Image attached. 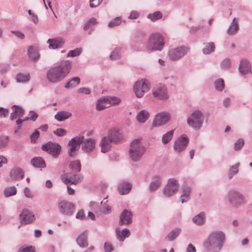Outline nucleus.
I'll return each instance as SVG.
<instances>
[{
	"instance_id": "nucleus-1",
	"label": "nucleus",
	"mask_w": 252,
	"mask_h": 252,
	"mask_svg": "<svg viewBox=\"0 0 252 252\" xmlns=\"http://www.w3.org/2000/svg\"><path fill=\"white\" fill-rule=\"evenodd\" d=\"M71 67V62L68 60L63 61L60 64L51 67L47 72L46 78L52 83L59 82L68 74Z\"/></svg>"
},
{
	"instance_id": "nucleus-2",
	"label": "nucleus",
	"mask_w": 252,
	"mask_h": 252,
	"mask_svg": "<svg viewBox=\"0 0 252 252\" xmlns=\"http://www.w3.org/2000/svg\"><path fill=\"white\" fill-rule=\"evenodd\" d=\"M224 240L225 235L221 231H213L204 242L203 245L209 252H220Z\"/></svg>"
},
{
	"instance_id": "nucleus-3",
	"label": "nucleus",
	"mask_w": 252,
	"mask_h": 252,
	"mask_svg": "<svg viewBox=\"0 0 252 252\" xmlns=\"http://www.w3.org/2000/svg\"><path fill=\"white\" fill-rule=\"evenodd\" d=\"M106 198L100 202V204L91 201L89 203L91 211L88 213V219L94 220L100 216L108 215L111 213V207L106 204L107 200L104 201Z\"/></svg>"
},
{
	"instance_id": "nucleus-4",
	"label": "nucleus",
	"mask_w": 252,
	"mask_h": 252,
	"mask_svg": "<svg viewBox=\"0 0 252 252\" xmlns=\"http://www.w3.org/2000/svg\"><path fill=\"white\" fill-rule=\"evenodd\" d=\"M165 45L164 36L159 33L151 34L145 45V50L148 53L154 51H161Z\"/></svg>"
},
{
	"instance_id": "nucleus-5",
	"label": "nucleus",
	"mask_w": 252,
	"mask_h": 252,
	"mask_svg": "<svg viewBox=\"0 0 252 252\" xmlns=\"http://www.w3.org/2000/svg\"><path fill=\"white\" fill-rule=\"evenodd\" d=\"M146 148L142 143L141 138L135 139L131 143L128 153L131 160L133 162L140 160L145 153Z\"/></svg>"
},
{
	"instance_id": "nucleus-6",
	"label": "nucleus",
	"mask_w": 252,
	"mask_h": 252,
	"mask_svg": "<svg viewBox=\"0 0 252 252\" xmlns=\"http://www.w3.org/2000/svg\"><path fill=\"white\" fill-rule=\"evenodd\" d=\"M226 198L230 205L234 208H239L247 202L245 197L241 192L234 189L228 191Z\"/></svg>"
},
{
	"instance_id": "nucleus-7",
	"label": "nucleus",
	"mask_w": 252,
	"mask_h": 252,
	"mask_svg": "<svg viewBox=\"0 0 252 252\" xmlns=\"http://www.w3.org/2000/svg\"><path fill=\"white\" fill-rule=\"evenodd\" d=\"M204 116L203 113L199 110L193 112L187 119V124L195 130L200 129L203 124Z\"/></svg>"
},
{
	"instance_id": "nucleus-8",
	"label": "nucleus",
	"mask_w": 252,
	"mask_h": 252,
	"mask_svg": "<svg viewBox=\"0 0 252 252\" xmlns=\"http://www.w3.org/2000/svg\"><path fill=\"white\" fill-rule=\"evenodd\" d=\"M150 88L148 81L145 79H141L134 83L133 91L136 97L142 98L149 91Z\"/></svg>"
},
{
	"instance_id": "nucleus-9",
	"label": "nucleus",
	"mask_w": 252,
	"mask_h": 252,
	"mask_svg": "<svg viewBox=\"0 0 252 252\" xmlns=\"http://www.w3.org/2000/svg\"><path fill=\"white\" fill-rule=\"evenodd\" d=\"M189 50V47L184 46L172 48L169 50L168 56L171 61H178L186 55Z\"/></svg>"
},
{
	"instance_id": "nucleus-10",
	"label": "nucleus",
	"mask_w": 252,
	"mask_h": 252,
	"mask_svg": "<svg viewBox=\"0 0 252 252\" xmlns=\"http://www.w3.org/2000/svg\"><path fill=\"white\" fill-rule=\"evenodd\" d=\"M41 149L51 155L53 158H57L61 151V146L58 143L48 142L41 146Z\"/></svg>"
},
{
	"instance_id": "nucleus-11",
	"label": "nucleus",
	"mask_w": 252,
	"mask_h": 252,
	"mask_svg": "<svg viewBox=\"0 0 252 252\" xmlns=\"http://www.w3.org/2000/svg\"><path fill=\"white\" fill-rule=\"evenodd\" d=\"M84 140L83 136L75 137L71 139L68 144L69 147L68 154L69 157H75L77 154V151L80 148V144Z\"/></svg>"
},
{
	"instance_id": "nucleus-12",
	"label": "nucleus",
	"mask_w": 252,
	"mask_h": 252,
	"mask_svg": "<svg viewBox=\"0 0 252 252\" xmlns=\"http://www.w3.org/2000/svg\"><path fill=\"white\" fill-rule=\"evenodd\" d=\"M152 94L155 98L162 101L166 100L169 98L167 89L162 84L155 86L152 90Z\"/></svg>"
},
{
	"instance_id": "nucleus-13",
	"label": "nucleus",
	"mask_w": 252,
	"mask_h": 252,
	"mask_svg": "<svg viewBox=\"0 0 252 252\" xmlns=\"http://www.w3.org/2000/svg\"><path fill=\"white\" fill-rule=\"evenodd\" d=\"M179 184L174 178L168 180L163 190V193L166 197H170L176 193L179 190Z\"/></svg>"
},
{
	"instance_id": "nucleus-14",
	"label": "nucleus",
	"mask_w": 252,
	"mask_h": 252,
	"mask_svg": "<svg viewBox=\"0 0 252 252\" xmlns=\"http://www.w3.org/2000/svg\"><path fill=\"white\" fill-rule=\"evenodd\" d=\"M170 114L167 112H161L158 113L155 117L152 126L155 127L163 126L170 121Z\"/></svg>"
},
{
	"instance_id": "nucleus-15",
	"label": "nucleus",
	"mask_w": 252,
	"mask_h": 252,
	"mask_svg": "<svg viewBox=\"0 0 252 252\" xmlns=\"http://www.w3.org/2000/svg\"><path fill=\"white\" fill-rule=\"evenodd\" d=\"M58 206L60 211L66 215L71 216L75 210V205L71 202L66 200H62L59 204Z\"/></svg>"
},
{
	"instance_id": "nucleus-16",
	"label": "nucleus",
	"mask_w": 252,
	"mask_h": 252,
	"mask_svg": "<svg viewBox=\"0 0 252 252\" xmlns=\"http://www.w3.org/2000/svg\"><path fill=\"white\" fill-rule=\"evenodd\" d=\"M188 143L189 139L185 135H183L175 141L173 145L174 150L177 153H180L186 149Z\"/></svg>"
},
{
	"instance_id": "nucleus-17",
	"label": "nucleus",
	"mask_w": 252,
	"mask_h": 252,
	"mask_svg": "<svg viewBox=\"0 0 252 252\" xmlns=\"http://www.w3.org/2000/svg\"><path fill=\"white\" fill-rule=\"evenodd\" d=\"M63 181L66 184H71L76 185L81 182L83 177L79 174H74L73 175H66L62 178Z\"/></svg>"
},
{
	"instance_id": "nucleus-18",
	"label": "nucleus",
	"mask_w": 252,
	"mask_h": 252,
	"mask_svg": "<svg viewBox=\"0 0 252 252\" xmlns=\"http://www.w3.org/2000/svg\"><path fill=\"white\" fill-rule=\"evenodd\" d=\"M107 136L113 144H117L122 139L121 133L117 129L110 130Z\"/></svg>"
},
{
	"instance_id": "nucleus-19",
	"label": "nucleus",
	"mask_w": 252,
	"mask_h": 252,
	"mask_svg": "<svg viewBox=\"0 0 252 252\" xmlns=\"http://www.w3.org/2000/svg\"><path fill=\"white\" fill-rule=\"evenodd\" d=\"M238 68L242 74H247L249 72L252 73V71L251 70V64L247 59H243L241 60Z\"/></svg>"
},
{
	"instance_id": "nucleus-20",
	"label": "nucleus",
	"mask_w": 252,
	"mask_h": 252,
	"mask_svg": "<svg viewBox=\"0 0 252 252\" xmlns=\"http://www.w3.org/2000/svg\"><path fill=\"white\" fill-rule=\"evenodd\" d=\"M28 55L30 60L37 61L40 57L38 48L34 46H30L28 48Z\"/></svg>"
},
{
	"instance_id": "nucleus-21",
	"label": "nucleus",
	"mask_w": 252,
	"mask_h": 252,
	"mask_svg": "<svg viewBox=\"0 0 252 252\" xmlns=\"http://www.w3.org/2000/svg\"><path fill=\"white\" fill-rule=\"evenodd\" d=\"M113 143L109 139L107 136L103 137L100 142V146L101 147V152L105 153L109 151L112 147Z\"/></svg>"
},
{
	"instance_id": "nucleus-22",
	"label": "nucleus",
	"mask_w": 252,
	"mask_h": 252,
	"mask_svg": "<svg viewBox=\"0 0 252 252\" xmlns=\"http://www.w3.org/2000/svg\"><path fill=\"white\" fill-rule=\"evenodd\" d=\"M95 146V141L93 138H88L84 141L82 149L86 153L92 152Z\"/></svg>"
},
{
	"instance_id": "nucleus-23",
	"label": "nucleus",
	"mask_w": 252,
	"mask_h": 252,
	"mask_svg": "<svg viewBox=\"0 0 252 252\" xmlns=\"http://www.w3.org/2000/svg\"><path fill=\"white\" fill-rule=\"evenodd\" d=\"M19 217L21 220H33L35 219L33 213L27 208L23 209Z\"/></svg>"
},
{
	"instance_id": "nucleus-24",
	"label": "nucleus",
	"mask_w": 252,
	"mask_h": 252,
	"mask_svg": "<svg viewBox=\"0 0 252 252\" xmlns=\"http://www.w3.org/2000/svg\"><path fill=\"white\" fill-rule=\"evenodd\" d=\"M47 43L49 44V48L52 49L62 47L64 43V40L61 38L49 39Z\"/></svg>"
},
{
	"instance_id": "nucleus-25",
	"label": "nucleus",
	"mask_w": 252,
	"mask_h": 252,
	"mask_svg": "<svg viewBox=\"0 0 252 252\" xmlns=\"http://www.w3.org/2000/svg\"><path fill=\"white\" fill-rule=\"evenodd\" d=\"M12 113L10 115V119L11 121L14 119L22 117L24 114V110L19 106L14 105L12 106Z\"/></svg>"
},
{
	"instance_id": "nucleus-26",
	"label": "nucleus",
	"mask_w": 252,
	"mask_h": 252,
	"mask_svg": "<svg viewBox=\"0 0 252 252\" xmlns=\"http://www.w3.org/2000/svg\"><path fill=\"white\" fill-rule=\"evenodd\" d=\"M161 184V178L158 175H154L152 177L151 181L149 185V189L151 191H154L159 188Z\"/></svg>"
},
{
	"instance_id": "nucleus-27",
	"label": "nucleus",
	"mask_w": 252,
	"mask_h": 252,
	"mask_svg": "<svg viewBox=\"0 0 252 252\" xmlns=\"http://www.w3.org/2000/svg\"><path fill=\"white\" fill-rule=\"evenodd\" d=\"M182 193L180 195V199L182 203L187 202L190 199L191 188L188 186H184L181 190Z\"/></svg>"
},
{
	"instance_id": "nucleus-28",
	"label": "nucleus",
	"mask_w": 252,
	"mask_h": 252,
	"mask_svg": "<svg viewBox=\"0 0 252 252\" xmlns=\"http://www.w3.org/2000/svg\"><path fill=\"white\" fill-rule=\"evenodd\" d=\"M87 236L88 231L86 230L80 234L77 238V243L80 247L84 248L88 246Z\"/></svg>"
},
{
	"instance_id": "nucleus-29",
	"label": "nucleus",
	"mask_w": 252,
	"mask_h": 252,
	"mask_svg": "<svg viewBox=\"0 0 252 252\" xmlns=\"http://www.w3.org/2000/svg\"><path fill=\"white\" fill-rule=\"evenodd\" d=\"M239 29L238 19L234 18L227 30V33L229 35H234L237 32Z\"/></svg>"
},
{
	"instance_id": "nucleus-30",
	"label": "nucleus",
	"mask_w": 252,
	"mask_h": 252,
	"mask_svg": "<svg viewBox=\"0 0 252 252\" xmlns=\"http://www.w3.org/2000/svg\"><path fill=\"white\" fill-rule=\"evenodd\" d=\"M132 185L128 182H123L119 184L118 189L120 194L124 195L128 193L131 189Z\"/></svg>"
},
{
	"instance_id": "nucleus-31",
	"label": "nucleus",
	"mask_w": 252,
	"mask_h": 252,
	"mask_svg": "<svg viewBox=\"0 0 252 252\" xmlns=\"http://www.w3.org/2000/svg\"><path fill=\"white\" fill-rule=\"evenodd\" d=\"M116 234L117 239L121 242L123 241L126 238H127L130 235V231L128 229L125 228L122 230L119 228H116Z\"/></svg>"
},
{
	"instance_id": "nucleus-32",
	"label": "nucleus",
	"mask_w": 252,
	"mask_h": 252,
	"mask_svg": "<svg viewBox=\"0 0 252 252\" xmlns=\"http://www.w3.org/2000/svg\"><path fill=\"white\" fill-rule=\"evenodd\" d=\"M24 172L20 168H14L12 169L10 173V177L14 180L22 179L24 178Z\"/></svg>"
},
{
	"instance_id": "nucleus-33",
	"label": "nucleus",
	"mask_w": 252,
	"mask_h": 252,
	"mask_svg": "<svg viewBox=\"0 0 252 252\" xmlns=\"http://www.w3.org/2000/svg\"><path fill=\"white\" fill-rule=\"evenodd\" d=\"M72 115V114L66 111H59L55 116V119L59 122L63 121L69 118Z\"/></svg>"
},
{
	"instance_id": "nucleus-34",
	"label": "nucleus",
	"mask_w": 252,
	"mask_h": 252,
	"mask_svg": "<svg viewBox=\"0 0 252 252\" xmlns=\"http://www.w3.org/2000/svg\"><path fill=\"white\" fill-rule=\"evenodd\" d=\"M15 78L18 83H26L30 80V75L29 73H19L16 75Z\"/></svg>"
},
{
	"instance_id": "nucleus-35",
	"label": "nucleus",
	"mask_w": 252,
	"mask_h": 252,
	"mask_svg": "<svg viewBox=\"0 0 252 252\" xmlns=\"http://www.w3.org/2000/svg\"><path fill=\"white\" fill-rule=\"evenodd\" d=\"M31 163L32 165L37 168H44L46 166L44 160L40 157H36L32 158Z\"/></svg>"
},
{
	"instance_id": "nucleus-36",
	"label": "nucleus",
	"mask_w": 252,
	"mask_h": 252,
	"mask_svg": "<svg viewBox=\"0 0 252 252\" xmlns=\"http://www.w3.org/2000/svg\"><path fill=\"white\" fill-rule=\"evenodd\" d=\"M149 117V113L146 110H141L136 116L137 121L141 123H145Z\"/></svg>"
},
{
	"instance_id": "nucleus-37",
	"label": "nucleus",
	"mask_w": 252,
	"mask_h": 252,
	"mask_svg": "<svg viewBox=\"0 0 252 252\" xmlns=\"http://www.w3.org/2000/svg\"><path fill=\"white\" fill-rule=\"evenodd\" d=\"M239 166L240 164L236 163L230 166L228 171V177L229 179H231L234 175L237 174L239 171Z\"/></svg>"
},
{
	"instance_id": "nucleus-38",
	"label": "nucleus",
	"mask_w": 252,
	"mask_h": 252,
	"mask_svg": "<svg viewBox=\"0 0 252 252\" xmlns=\"http://www.w3.org/2000/svg\"><path fill=\"white\" fill-rule=\"evenodd\" d=\"M71 170L75 173L79 172L81 170V165L79 160L71 161L69 165Z\"/></svg>"
},
{
	"instance_id": "nucleus-39",
	"label": "nucleus",
	"mask_w": 252,
	"mask_h": 252,
	"mask_svg": "<svg viewBox=\"0 0 252 252\" xmlns=\"http://www.w3.org/2000/svg\"><path fill=\"white\" fill-rule=\"evenodd\" d=\"M16 193L17 189L14 186L7 187L3 190V194L5 197L15 195Z\"/></svg>"
},
{
	"instance_id": "nucleus-40",
	"label": "nucleus",
	"mask_w": 252,
	"mask_h": 252,
	"mask_svg": "<svg viewBox=\"0 0 252 252\" xmlns=\"http://www.w3.org/2000/svg\"><path fill=\"white\" fill-rule=\"evenodd\" d=\"M107 103L105 97L100 98L97 101L96 108L98 110H103L108 107V106L107 105Z\"/></svg>"
},
{
	"instance_id": "nucleus-41",
	"label": "nucleus",
	"mask_w": 252,
	"mask_h": 252,
	"mask_svg": "<svg viewBox=\"0 0 252 252\" xmlns=\"http://www.w3.org/2000/svg\"><path fill=\"white\" fill-rule=\"evenodd\" d=\"M147 17L152 21L155 22L158 20L161 19L162 17V14L160 11H156L153 13L148 14Z\"/></svg>"
},
{
	"instance_id": "nucleus-42",
	"label": "nucleus",
	"mask_w": 252,
	"mask_h": 252,
	"mask_svg": "<svg viewBox=\"0 0 252 252\" xmlns=\"http://www.w3.org/2000/svg\"><path fill=\"white\" fill-rule=\"evenodd\" d=\"M80 83V78L78 77H74L71 78L69 82H68L65 87L66 88H73L76 87Z\"/></svg>"
},
{
	"instance_id": "nucleus-43",
	"label": "nucleus",
	"mask_w": 252,
	"mask_h": 252,
	"mask_svg": "<svg viewBox=\"0 0 252 252\" xmlns=\"http://www.w3.org/2000/svg\"><path fill=\"white\" fill-rule=\"evenodd\" d=\"M132 219V213L126 210H124L122 213L120 220H131Z\"/></svg>"
},
{
	"instance_id": "nucleus-44",
	"label": "nucleus",
	"mask_w": 252,
	"mask_h": 252,
	"mask_svg": "<svg viewBox=\"0 0 252 252\" xmlns=\"http://www.w3.org/2000/svg\"><path fill=\"white\" fill-rule=\"evenodd\" d=\"M215 45L213 42L207 43L203 49V52L204 54H209L215 50Z\"/></svg>"
},
{
	"instance_id": "nucleus-45",
	"label": "nucleus",
	"mask_w": 252,
	"mask_h": 252,
	"mask_svg": "<svg viewBox=\"0 0 252 252\" xmlns=\"http://www.w3.org/2000/svg\"><path fill=\"white\" fill-rule=\"evenodd\" d=\"M214 85L215 89L217 91L221 92L224 89V83L222 79L219 78L217 79L214 82Z\"/></svg>"
},
{
	"instance_id": "nucleus-46",
	"label": "nucleus",
	"mask_w": 252,
	"mask_h": 252,
	"mask_svg": "<svg viewBox=\"0 0 252 252\" xmlns=\"http://www.w3.org/2000/svg\"><path fill=\"white\" fill-rule=\"evenodd\" d=\"M173 133L174 130H171L164 134L162 137V142L164 144L168 143L172 139Z\"/></svg>"
},
{
	"instance_id": "nucleus-47",
	"label": "nucleus",
	"mask_w": 252,
	"mask_h": 252,
	"mask_svg": "<svg viewBox=\"0 0 252 252\" xmlns=\"http://www.w3.org/2000/svg\"><path fill=\"white\" fill-rule=\"evenodd\" d=\"M105 99L108 103L112 105H118L121 102V99L116 96L106 97Z\"/></svg>"
},
{
	"instance_id": "nucleus-48",
	"label": "nucleus",
	"mask_w": 252,
	"mask_h": 252,
	"mask_svg": "<svg viewBox=\"0 0 252 252\" xmlns=\"http://www.w3.org/2000/svg\"><path fill=\"white\" fill-rule=\"evenodd\" d=\"M180 229L175 228L172 230L167 235V238L169 241H173L180 234Z\"/></svg>"
},
{
	"instance_id": "nucleus-49",
	"label": "nucleus",
	"mask_w": 252,
	"mask_h": 252,
	"mask_svg": "<svg viewBox=\"0 0 252 252\" xmlns=\"http://www.w3.org/2000/svg\"><path fill=\"white\" fill-rule=\"evenodd\" d=\"M82 49L80 48H76L73 50L70 51L67 54V58H73L77 57L81 53Z\"/></svg>"
},
{
	"instance_id": "nucleus-50",
	"label": "nucleus",
	"mask_w": 252,
	"mask_h": 252,
	"mask_svg": "<svg viewBox=\"0 0 252 252\" xmlns=\"http://www.w3.org/2000/svg\"><path fill=\"white\" fill-rule=\"evenodd\" d=\"M97 22L95 18H91L90 19H89L87 22L85 23L84 26V30L85 31H87L89 28L92 27L93 26L97 24Z\"/></svg>"
},
{
	"instance_id": "nucleus-51",
	"label": "nucleus",
	"mask_w": 252,
	"mask_h": 252,
	"mask_svg": "<svg viewBox=\"0 0 252 252\" xmlns=\"http://www.w3.org/2000/svg\"><path fill=\"white\" fill-rule=\"evenodd\" d=\"M207 219L208 218L206 213L204 212H200L194 216L192 220H204Z\"/></svg>"
},
{
	"instance_id": "nucleus-52",
	"label": "nucleus",
	"mask_w": 252,
	"mask_h": 252,
	"mask_svg": "<svg viewBox=\"0 0 252 252\" xmlns=\"http://www.w3.org/2000/svg\"><path fill=\"white\" fill-rule=\"evenodd\" d=\"M122 22V20L120 17H117L115 18L114 19H113L112 21H110L109 23L108 26L112 28L115 26H117Z\"/></svg>"
},
{
	"instance_id": "nucleus-53",
	"label": "nucleus",
	"mask_w": 252,
	"mask_h": 252,
	"mask_svg": "<svg viewBox=\"0 0 252 252\" xmlns=\"http://www.w3.org/2000/svg\"><path fill=\"white\" fill-rule=\"evenodd\" d=\"M119 51L120 49L118 48L115 49L110 55V59L112 60L119 59L120 57Z\"/></svg>"
},
{
	"instance_id": "nucleus-54",
	"label": "nucleus",
	"mask_w": 252,
	"mask_h": 252,
	"mask_svg": "<svg viewBox=\"0 0 252 252\" xmlns=\"http://www.w3.org/2000/svg\"><path fill=\"white\" fill-rule=\"evenodd\" d=\"M231 62L230 60L228 59H224L220 64V66L222 68L224 69H228L230 67Z\"/></svg>"
},
{
	"instance_id": "nucleus-55",
	"label": "nucleus",
	"mask_w": 252,
	"mask_h": 252,
	"mask_svg": "<svg viewBox=\"0 0 252 252\" xmlns=\"http://www.w3.org/2000/svg\"><path fill=\"white\" fill-rule=\"evenodd\" d=\"M244 144V140L243 139H238L234 143V149L239 150L241 149Z\"/></svg>"
},
{
	"instance_id": "nucleus-56",
	"label": "nucleus",
	"mask_w": 252,
	"mask_h": 252,
	"mask_svg": "<svg viewBox=\"0 0 252 252\" xmlns=\"http://www.w3.org/2000/svg\"><path fill=\"white\" fill-rule=\"evenodd\" d=\"M103 0H90V6L91 8H95L99 6Z\"/></svg>"
},
{
	"instance_id": "nucleus-57",
	"label": "nucleus",
	"mask_w": 252,
	"mask_h": 252,
	"mask_svg": "<svg viewBox=\"0 0 252 252\" xmlns=\"http://www.w3.org/2000/svg\"><path fill=\"white\" fill-rule=\"evenodd\" d=\"M66 130L63 128H58L54 131V133L58 136H63L66 134Z\"/></svg>"
},
{
	"instance_id": "nucleus-58",
	"label": "nucleus",
	"mask_w": 252,
	"mask_h": 252,
	"mask_svg": "<svg viewBox=\"0 0 252 252\" xmlns=\"http://www.w3.org/2000/svg\"><path fill=\"white\" fill-rule=\"evenodd\" d=\"M39 136V132L38 130H35L31 136V140L32 143H35Z\"/></svg>"
},
{
	"instance_id": "nucleus-59",
	"label": "nucleus",
	"mask_w": 252,
	"mask_h": 252,
	"mask_svg": "<svg viewBox=\"0 0 252 252\" xmlns=\"http://www.w3.org/2000/svg\"><path fill=\"white\" fill-rule=\"evenodd\" d=\"M8 140L7 137L0 138V148L5 147L7 145Z\"/></svg>"
},
{
	"instance_id": "nucleus-60",
	"label": "nucleus",
	"mask_w": 252,
	"mask_h": 252,
	"mask_svg": "<svg viewBox=\"0 0 252 252\" xmlns=\"http://www.w3.org/2000/svg\"><path fill=\"white\" fill-rule=\"evenodd\" d=\"M76 218L79 220H84L86 219L84 211L83 209L80 210L76 215Z\"/></svg>"
},
{
	"instance_id": "nucleus-61",
	"label": "nucleus",
	"mask_w": 252,
	"mask_h": 252,
	"mask_svg": "<svg viewBox=\"0 0 252 252\" xmlns=\"http://www.w3.org/2000/svg\"><path fill=\"white\" fill-rule=\"evenodd\" d=\"M104 249L105 252H112L113 251V248L112 244L108 242L104 243Z\"/></svg>"
},
{
	"instance_id": "nucleus-62",
	"label": "nucleus",
	"mask_w": 252,
	"mask_h": 252,
	"mask_svg": "<svg viewBox=\"0 0 252 252\" xmlns=\"http://www.w3.org/2000/svg\"><path fill=\"white\" fill-rule=\"evenodd\" d=\"M10 32L14 34L18 38H19L21 39L25 38V34L19 31H11Z\"/></svg>"
},
{
	"instance_id": "nucleus-63",
	"label": "nucleus",
	"mask_w": 252,
	"mask_h": 252,
	"mask_svg": "<svg viewBox=\"0 0 252 252\" xmlns=\"http://www.w3.org/2000/svg\"><path fill=\"white\" fill-rule=\"evenodd\" d=\"M18 252H34V248L32 246L20 248Z\"/></svg>"
},
{
	"instance_id": "nucleus-64",
	"label": "nucleus",
	"mask_w": 252,
	"mask_h": 252,
	"mask_svg": "<svg viewBox=\"0 0 252 252\" xmlns=\"http://www.w3.org/2000/svg\"><path fill=\"white\" fill-rule=\"evenodd\" d=\"M29 119L33 122L35 121L37 117V114L33 111H31L29 114Z\"/></svg>"
}]
</instances>
